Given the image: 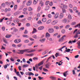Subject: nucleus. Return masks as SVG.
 Segmentation results:
<instances>
[{
  "label": "nucleus",
  "mask_w": 80,
  "mask_h": 80,
  "mask_svg": "<svg viewBox=\"0 0 80 80\" xmlns=\"http://www.w3.org/2000/svg\"><path fill=\"white\" fill-rule=\"evenodd\" d=\"M1 6L3 7H5V4L4 3H2V4L1 5Z\"/></svg>",
  "instance_id": "obj_52"
},
{
  "label": "nucleus",
  "mask_w": 80,
  "mask_h": 80,
  "mask_svg": "<svg viewBox=\"0 0 80 80\" xmlns=\"http://www.w3.org/2000/svg\"><path fill=\"white\" fill-rule=\"evenodd\" d=\"M8 64H7L3 66V67L5 68V69H6V68H7V66H8Z\"/></svg>",
  "instance_id": "obj_34"
},
{
  "label": "nucleus",
  "mask_w": 80,
  "mask_h": 80,
  "mask_svg": "<svg viewBox=\"0 0 80 80\" xmlns=\"http://www.w3.org/2000/svg\"><path fill=\"white\" fill-rule=\"evenodd\" d=\"M71 50L69 49H68L67 50H66V51L67 52H70V51Z\"/></svg>",
  "instance_id": "obj_59"
},
{
  "label": "nucleus",
  "mask_w": 80,
  "mask_h": 80,
  "mask_svg": "<svg viewBox=\"0 0 80 80\" xmlns=\"http://www.w3.org/2000/svg\"><path fill=\"white\" fill-rule=\"evenodd\" d=\"M5 3L7 5H10L11 3L10 2H6Z\"/></svg>",
  "instance_id": "obj_21"
},
{
  "label": "nucleus",
  "mask_w": 80,
  "mask_h": 80,
  "mask_svg": "<svg viewBox=\"0 0 80 80\" xmlns=\"http://www.w3.org/2000/svg\"><path fill=\"white\" fill-rule=\"evenodd\" d=\"M6 24L8 25H10V24H11V22H10V21H8L6 22Z\"/></svg>",
  "instance_id": "obj_27"
},
{
  "label": "nucleus",
  "mask_w": 80,
  "mask_h": 80,
  "mask_svg": "<svg viewBox=\"0 0 80 80\" xmlns=\"http://www.w3.org/2000/svg\"><path fill=\"white\" fill-rule=\"evenodd\" d=\"M63 7L64 8H68L67 6L66 5H63Z\"/></svg>",
  "instance_id": "obj_56"
},
{
  "label": "nucleus",
  "mask_w": 80,
  "mask_h": 80,
  "mask_svg": "<svg viewBox=\"0 0 80 80\" xmlns=\"http://www.w3.org/2000/svg\"><path fill=\"white\" fill-rule=\"evenodd\" d=\"M77 7H74L73 8V10L74 11H76V10H77Z\"/></svg>",
  "instance_id": "obj_55"
},
{
  "label": "nucleus",
  "mask_w": 80,
  "mask_h": 80,
  "mask_svg": "<svg viewBox=\"0 0 80 80\" xmlns=\"http://www.w3.org/2000/svg\"><path fill=\"white\" fill-rule=\"evenodd\" d=\"M62 13H66V10L65 9H62Z\"/></svg>",
  "instance_id": "obj_26"
},
{
  "label": "nucleus",
  "mask_w": 80,
  "mask_h": 80,
  "mask_svg": "<svg viewBox=\"0 0 80 80\" xmlns=\"http://www.w3.org/2000/svg\"><path fill=\"white\" fill-rule=\"evenodd\" d=\"M49 9V7L48 6H47L45 8V10H48Z\"/></svg>",
  "instance_id": "obj_41"
},
{
  "label": "nucleus",
  "mask_w": 80,
  "mask_h": 80,
  "mask_svg": "<svg viewBox=\"0 0 80 80\" xmlns=\"http://www.w3.org/2000/svg\"><path fill=\"white\" fill-rule=\"evenodd\" d=\"M30 49H25L23 50H19V52H26V53H30Z\"/></svg>",
  "instance_id": "obj_2"
},
{
  "label": "nucleus",
  "mask_w": 80,
  "mask_h": 80,
  "mask_svg": "<svg viewBox=\"0 0 80 80\" xmlns=\"http://www.w3.org/2000/svg\"><path fill=\"white\" fill-rule=\"evenodd\" d=\"M51 22V20H49L46 22L47 24H49Z\"/></svg>",
  "instance_id": "obj_30"
},
{
  "label": "nucleus",
  "mask_w": 80,
  "mask_h": 80,
  "mask_svg": "<svg viewBox=\"0 0 80 80\" xmlns=\"http://www.w3.org/2000/svg\"><path fill=\"white\" fill-rule=\"evenodd\" d=\"M58 21L57 20H55L54 21H53L52 23H51V24L52 25H55V24H57V23Z\"/></svg>",
  "instance_id": "obj_5"
},
{
  "label": "nucleus",
  "mask_w": 80,
  "mask_h": 80,
  "mask_svg": "<svg viewBox=\"0 0 80 80\" xmlns=\"http://www.w3.org/2000/svg\"><path fill=\"white\" fill-rule=\"evenodd\" d=\"M22 44H20L18 45L17 46L18 47H21V46H22Z\"/></svg>",
  "instance_id": "obj_60"
},
{
  "label": "nucleus",
  "mask_w": 80,
  "mask_h": 80,
  "mask_svg": "<svg viewBox=\"0 0 80 80\" xmlns=\"http://www.w3.org/2000/svg\"><path fill=\"white\" fill-rule=\"evenodd\" d=\"M75 24H76V22H73L72 23V25H75Z\"/></svg>",
  "instance_id": "obj_57"
},
{
  "label": "nucleus",
  "mask_w": 80,
  "mask_h": 80,
  "mask_svg": "<svg viewBox=\"0 0 80 80\" xmlns=\"http://www.w3.org/2000/svg\"><path fill=\"white\" fill-rule=\"evenodd\" d=\"M38 2V0H34L33 2V3L34 4H36Z\"/></svg>",
  "instance_id": "obj_33"
},
{
  "label": "nucleus",
  "mask_w": 80,
  "mask_h": 80,
  "mask_svg": "<svg viewBox=\"0 0 80 80\" xmlns=\"http://www.w3.org/2000/svg\"><path fill=\"white\" fill-rule=\"evenodd\" d=\"M58 17H59V13L57 12L54 16V18L57 19L58 18Z\"/></svg>",
  "instance_id": "obj_4"
},
{
  "label": "nucleus",
  "mask_w": 80,
  "mask_h": 80,
  "mask_svg": "<svg viewBox=\"0 0 80 80\" xmlns=\"http://www.w3.org/2000/svg\"><path fill=\"white\" fill-rule=\"evenodd\" d=\"M27 27H30V23H27L26 24Z\"/></svg>",
  "instance_id": "obj_43"
},
{
  "label": "nucleus",
  "mask_w": 80,
  "mask_h": 80,
  "mask_svg": "<svg viewBox=\"0 0 80 80\" xmlns=\"http://www.w3.org/2000/svg\"><path fill=\"white\" fill-rule=\"evenodd\" d=\"M24 43H28V42H29V40H25L24 41Z\"/></svg>",
  "instance_id": "obj_45"
},
{
  "label": "nucleus",
  "mask_w": 80,
  "mask_h": 80,
  "mask_svg": "<svg viewBox=\"0 0 80 80\" xmlns=\"http://www.w3.org/2000/svg\"><path fill=\"white\" fill-rule=\"evenodd\" d=\"M14 42L16 43H18L19 42L18 41V39H16L15 40H14Z\"/></svg>",
  "instance_id": "obj_44"
},
{
  "label": "nucleus",
  "mask_w": 80,
  "mask_h": 80,
  "mask_svg": "<svg viewBox=\"0 0 80 80\" xmlns=\"http://www.w3.org/2000/svg\"><path fill=\"white\" fill-rule=\"evenodd\" d=\"M16 73L17 76H19V77H20V78H22V76L20 74V72H18Z\"/></svg>",
  "instance_id": "obj_15"
},
{
  "label": "nucleus",
  "mask_w": 80,
  "mask_h": 80,
  "mask_svg": "<svg viewBox=\"0 0 80 80\" xmlns=\"http://www.w3.org/2000/svg\"><path fill=\"white\" fill-rule=\"evenodd\" d=\"M20 30H24V28L22 27L21 28H20Z\"/></svg>",
  "instance_id": "obj_62"
},
{
  "label": "nucleus",
  "mask_w": 80,
  "mask_h": 80,
  "mask_svg": "<svg viewBox=\"0 0 80 80\" xmlns=\"http://www.w3.org/2000/svg\"><path fill=\"white\" fill-rule=\"evenodd\" d=\"M46 60V59H44L43 60L41 61L39 63L38 65H36L35 66V67H36V68H38V67H37L38 65L39 67H40V65H43V63H44L43 62H44V61H45V60Z\"/></svg>",
  "instance_id": "obj_1"
},
{
  "label": "nucleus",
  "mask_w": 80,
  "mask_h": 80,
  "mask_svg": "<svg viewBox=\"0 0 80 80\" xmlns=\"http://www.w3.org/2000/svg\"><path fill=\"white\" fill-rule=\"evenodd\" d=\"M32 10H33V9H32V8H28V11H32Z\"/></svg>",
  "instance_id": "obj_42"
},
{
  "label": "nucleus",
  "mask_w": 80,
  "mask_h": 80,
  "mask_svg": "<svg viewBox=\"0 0 80 80\" xmlns=\"http://www.w3.org/2000/svg\"><path fill=\"white\" fill-rule=\"evenodd\" d=\"M32 4V1L29 0L27 3V6H30Z\"/></svg>",
  "instance_id": "obj_6"
},
{
  "label": "nucleus",
  "mask_w": 80,
  "mask_h": 80,
  "mask_svg": "<svg viewBox=\"0 0 80 80\" xmlns=\"http://www.w3.org/2000/svg\"><path fill=\"white\" fill-rule=\"evenodd\" d=\"M48 52V51L46 50L45 52H44L42 53V55H45V54H46V53H47Z\"/></svg>",
  "instance_id": "obj_31"
},
{
  "label": "nucleus",
  "mask_w": 80,
  "mask_h": 80,
  "mask_svg": "<svg viewBox=\"0 0 80 80\" xmlns=\"http://www.w3.org/2000/svg\"><path fill=\"white\" fill-rule=\"evenodd\" d=\"M32 19V17H29L28 18V20H29V21L31 20Z\"/></svg>",
  "instance_id": "obj_47"
},
{
  "label": "nucleus",
  "mask_w": 80,
  "mask_h": 80,
  "mask_svg": "<svg viewBox=\"0 0 80 80\" xmlns=\"http://www.w3.org/2000/svg\"><path fill=\"white\" fill-rule=\"evenodd\" d=\"M18 30L16 28H14V29L13 32H18Z\"/></svg>",
  "instance_id": "obj_48"
},
{
  "label": "nucleus",
  "mask_w": 80,
  "mask_h": 80,
  "mask_svg": "<svg viewBox=\"0 0 80 80\" xmlns=\"http://www.w3.org/2000/svg\"><path fill=\"white\" fill-rule=\"evenodd\" d=\"M79 34H80V32L77 33L76 35L74 37V38H77L78 37V35Z\"/></svg>",
  "instance_id": "obj_10"
},
{
  "label": "nucleus",
  "mask_w": 80,
  "mask_h": 80,
  "mask_svg": "<svg viewBox=\"0 0 80 80\" xmlns=\"http://www.w3.org/2000/svg\"><path fill=\"white\" fill-rule=\"evenodd\" d=\"M63 17V13H61L59 15V18L60 19H62Z\"/></svg>",
  "instance_id": "obj_7"
},
{
  "label": "nucleus",
  "mask_w": 80,
  "mask_h": 80,
  "mask_svg": "<svg viewBox=\"0 0 80 80\" xmlns=\"http://www.w3.org/2000/svg\"><path fill=\"white\" fill-rule=\"evenodd\" d=\"M12 36V35H7L6 36V38H10V37Z\"/></svg>",
  "instance_id": "obj_28"
},
{
  "label": "nucleus",
  "mask_w": 80,
  "mask_h": 80,
  "mask_svg": "<svg viewBox=\"0 0 80 80\" xmlns=\"http://www.w3.org/2000/svg\"><path fill=\"white\" fill-rule=\"evenodd\" d=\"M38 24H42V22L41 20H40L38 22Z\"/></svg>",
  "instance_id": "obj_39"
},
{
  "label": "nucleus",
  "mask_w": 80,
  "mask_h": 80,
  "mask_svg": "<svg viewBox=\"0 0 80 80\" xmlns=\"http://www.w3.org/2000/svg\"><path fill=\"white\" fill-rule=\"evenodd\" d=\"M50 3V2L49 1H47L45 2V5H48L49 4V3Z\"/></svg>",
  "instance_id": "obj_38"
},
{
  "label": "nucleus",
  "mask_w": 80,
  "mask_h": 80,
  "mask_svg": "<svg viewBox=\"0 0 80 80\" xmlns=\"http://www.w3.org/2000/svg\"><path fill=\"white\" fill-rule=\"evenodd\" d=\"M18 22H19V21L18 20H14V23H18Z\"/></svg>",
  "instance_id": "obj_40"
},
{
  "label": "nucleus",
  "mask_w": 80,
  "mask_h": 80,
  "mask_svg": "<svg viewBox=\"0 0 80 80\" xmlns=\"http://www.w3.org/2000/svg\"><path fill=\"white\" fill-rule=\"evenodd\" d=\"M59 52H57L56 54H55V56L56 57H57L58 56H59L60 55L59 54Z\"/></svg>",
  "instance_id": "obj_29"
},
{
  "label": "nucleus",
  "mask_w": 80,
  "mask_h": 80,
  "mask_svg": "<svg viewBox=\"0 0 80 80\" xmlns=\"http://www.w3.org/2000/svg\"><path fill=\"white\" fill-rule=\"evenodd\" d=\"M28 75L29 76H31V75L33 76V75H34V74L33 73H32V72H30L28 73Z\"/></svg>",
  "instance_id": "obj_25"
},
{
  "label": "nucleus",
  "mask_w": 80,
  "mask_h": 80,
  "mask_svg": "<svg viewBox=\"0 0 80 80\" xmlns=\"http://www.w3.org/2000/svg\"><path fill=\"white\" fill-rule=\"evenodd\" d=\"M65 37H66V36L65 35L63 36L61 38H62L63 39V40H64V38H65Z\"/></svg>",
  "instance_id": "obj_58"
},
{
  "label": "nucleus",
  "mask_w": 80,
  "mask_h": 80,
  "mask_svg": "<svg viewBox=\"0 0 80 80\" xmlns=\"http://www.w3.org/2000/svg\"><path fill=\"white\" fill-rule=\"evenodd\" d=\"M70 28V25H66L65 27V28H66V29H68V28Z\"/></svg>",
  "instance_id": "obj_36"
},
{
  "label": "nucleus",
  "mask_w": 80,
  "mask_h": 80,
  "mask_svg": "<svg viewBox=\"0 0 80 80\" xmlns=\"http://www.w3.org/2000/svg\"><path fill=\"white\" fill-rule=\"evenodd\" d=\"M45 66L46 67V68H49L50 67V66L49 65V64H46L45 65Z\"/></svg>",
  "instance_id": "obj_17"
},
{
  "label": "nucleus",
  "mask_w": 80,
  "mask_h": 80,
  "mask_svg": "<svg viewBox=\"0 0 80 80\" xmlns=\"http://www.w3.org/2000/svg\"><path fill=\"white\" fill-rule=\"evenodd\" d=\"M42 22H45L47 21V18H42Z\"/></svg>",
  "instance_id": "obj_12"
},
{
  "label": "nucleus",
  "mask_w": 80,
  "mask_h": 80,
  "mask_svg": "<svg viewBox=\"0 0 80 80\" xmlns=\"http://www.w3.org/2000/svg\"><path fill=\"white\" fill-rule=\"evenodd\" d=\"M28 64H26V65H23V68H26V67H28Z\"/></svg>",
  "instance_id": "obj_20"
},
{
  "label": "nucleus",
  "mask_w": 80,
  "mask_h": 80,
  "mask_svg": "<svg viewBox=\"0 0 80 80\" xmlns=\"http://www.w3.org/2000/svg\"><path fill=\"white\" fill-rule=\"evenodd\" d=\"M50 35L49 33L47 32L46 34V37H50Z\"/></svg>",
  "instance_id": "obj_18"
},
{
  "label": "nucleus",
  "mask_w": 80,
  "mask_h": 80,
  "mask_svg": "<svg viewBox=\"0 0 80 80\" xmlns=\"http://www.w3.org/2000/svg\"><path fill=\"white\" fill-rule=\"evenodd\" d=\"M33 60H38V58L37 57H34L33 58Z\"/></svg>",
  "instance_id": "obj_64"
},
{
  "label": "nucleus",
  "mask_w": 80,
  "mask_h": 80,
  "mask_svg": "<svg viewBox=\"0 0 80 80\" xmlns=\"http://www.w3.org/2000/svg\"><path fill=\"white\" fill-rule=\"evenodd\" d=\"M62 33H65V30L63 29L62 30Z\"/></svg>",
  "instance_id": "obj_51"
},
{
  "label": "nucleus",
  "mask_w": 80,
  "mask_h": 80,
  "mask_svg": "<svg viewBox=\"0 0 80 80\" xmlns=\"http://www.w3.org/2000/svg\"><path fill=\"white\" fill-rule=\"evenodd\" d=\"M49 33H52L54 32V29L52 28H49L48 30Z\"/></svg>",
  "instance_id": "obj_3"
},
{
  "label": "nucleus",
  "mask_w": 80,
  "mask_h": 80,
  "mask_svg": "<svg viewBox=\"0 0 80 80\" xmlns=\"http://www.w3.org/2000/svg\"><path fill=\"white\" fill-rule=\"evenodd\" d=\"M68 72V71H67L63 73V75L64 77H67V75L68 74H67Z\"/></svg>",
  "instance_id": "obj_8"
},
{
  "label": "nucleus",
  "mask_w": 80,
  "mask_h": 80,
  "mask_svg": "<svg viewBox=\"0 0 80 80\" xmlns=\"http://www.w3.org/2000/svg\"><path fill=\"white\" fill-rule=\"evenodd\" d=\"M78 27V28H80V23L77 24L75 26V28H76V27Z\"/></svg>",
  "instance_id": "obj_23"
},
{
  "label": "nucleus",
  "mask_w": 80,
  "mask_h": 80,
  "mask_svg": "<svg viewBox=\"0 0 80 80\" xmlns=\"http://www.w3.org/2000/svg\"><path fill=\"white\" fill-rule=\"evenodd\" d=\"M72 73L73 75H75V70H73L72 71Z\"/></svg>",
  "instance_id": "obj_49"
},
{
  "label": "nucleus",
  "mask_w": 80,
  "mask_h": 80,
  "mask_svg": "<svg viewBox=\"0 0 80 80\" xmlns=\"http://www.w3.org/2000/svg\"><path fill=\"white\" fill-rule=\"evenodd\" d=\"M50 78H51L52 80H56V78L54 77H50Z\"/></svg>",
  "instance_id": "obj_19"
},
{
  "label": "nucleus",
  "mask_w": 80,
  "mask_h": 80,
  "mask_svg": "<svg viewBox=\"0 0 80 80\" xmlns=\"http://www.w3.org/2000/svg\"><path fill=\"white\" fill-rule=\"evenodd\" d=\"M63 40H63V39L61 38L59 39L58 42H62Z\"/></svg>",
  "instance_id": "obj_22"
},
{
  "label": "nucleus",
  "mask_w": 80,
  "mask_h": 80,
  "mask_svg": "<svg viewBox=\"0 0 80 80\" xmlns=\"http://www.w3.org/2000/svg\"><path fill=\"white\" fill-rule=\"evenodd\" d=\"M22 37H25V38H28L29 37L27 35H22Z\"/></svg>",
  "instance_id": "obj_32"
},
{
  "label": "nucleus",
  "mask_w": 80,
  "mask_h": 80,
  "mask_svg": "<svg viewBox=\"0 0 80 80\" xmlns=\"http://www.w3.org/2000/svg\"><path fill=\"white\" fill-rule=\"evenodd\" d=\"M68 18L69 20H71L72 19V16L70 14L68 15Z\"/></svg>",
  "instance_id": "obj_24"
},
{
  "label": "nucleus",
  "mask_w": 80,
  "mask_h": 80,
  "mask_svg": "<svg viewBox=\"0 0 80 80\" xmlns=\"http://www.w3.org/2000/svg\"><path fill=\"white\" fill-rule=\"evenodd\" d=\"M41 9V8L40 7H38V10H37L39 12V11Z\"/></svg>",
  "instance_id": "obj_46"
},
{
  "label": "nucleus",
  "mask_w": 80,
  "mask_h": 80,
  "mask_svg": "<svg viewBox=\"0 0 80 80\" xmlns=\"http://www.w3.org/2000/svg\"><path fill=\"white\" fill-rule=\"evenodd\" d=\"M34 54L33 53H31L29 54V57H32L33 55Z\"/></svg>",
  "instance_id": "obj_54"
},
{
  "label": "nucleus",
  "mask_w": 80,
  "mask_h": 80,
  "mask_svg": "<svg viewBox=\"0 0 80 80\" xmlns=\"http://www.w3.org/2000/svg\"><path fill=\"white\" fill-rule=\"evenodd\" d=\"M43 28H44V27L41 26V27H40L38 28V30H43Z\"/></svg>",
  "instance_id": "obj_14"
},
{
  "label": "nucleus",
  "mask_w": 80,
  "mask_h": 80,
  "mask_svg": "<svg viewBox=\"0 0 80 80\" xmlns=\"http://www.w3.org/2000/svg\"><path fill=\"white\" fill-rule=\"evenodd\" d=\"M37 32V30H36V29L34 28H33V30L32 31V33H35Z\"/></svg>",
  "instance_id": "obj_35"
},
{
  "label": "nucleus",
  "mask_w": 80,
  "mask_h": 80,
  "mask_svg": "<svg viewBox=\"0 0 80 80\" xmlns=\"http://www.w3.org/2000/svg\"><path fill=\"white\" fill-rule=\"evenodd\" d=\"M67 20L66 19H64L62 21V22L64 23H67Z\"/></svg>",
  "instance_id": "obj_16"
},
{
  "label": "nucleus",
  "mask_w": 80,
  "mask_h": 80,
  "mask_svg": "<svg viewBox=\"0 0 80 80\" xmlns=\"http://www.w3.org/2000/svg\"><path fill=\"white\" fill-rule=\"evenodd\" d=\"M40 42H42V43H43L45 41V38H44L42 39H41L39 40Z\"/></svg>",
  "instance_id": "obj_13"
},
{
  "label": "nucleus",
  "mask_w": 80,
  "mask_h": 80,
  "mask_svg": "<svg viewBox=\"0 0 80 80\" xmlns=\"http://www.w3.org/2000/svg\"><path fill=\"white\" fill-rule=\"evenodd\" d=\"M69 7L71 8H73V6L72 5V4H69Z\"/></svg>",
  "instance_id": "obj_53"
},
{
  "label": "nucleus",
  "mask_w": 80,
  "mask_h": 80,
  "mask_svg": "<svg viewBox=\"0 0 80 80\" xmlns=\"http://www.w3.org/2000/svg\"><path fill=\"white\" fill-rule=\"evenodd\" d=\"M54 28L56 30H58V29L59 28V27H58V26H54Z\"/></svg>",
  "instance_id": "obj_37"
},
{
  "label": "nucleus",
  "mask_w": 80,
  "mask_h": 80,
  "mask_svg": "<svg viewBox=\"0 0 80 80\" xmlns=\"http://www.w3.org/2000/svg\"><path fill=\"white\" fill-rule=\"evenodd\" d=\"M43 70L45 72H48V70L45 69V68H43Z\"/></svg>",
  "instance_id": "obj_61"
},
{
  "label": "nucleus",
  "mask_w": 80,
  "mask_h": 80,
  "mask_svg": "<svg viewBox=\"0 0 80 80\" xmlns=\"http://www.w3.org/2000/svg\"><path fill=\"white\" fill-rule=\"evenodd\" d=\"M76 39H75L74 41H69L68 42V43L69 44L71 43V44H72V43H75L76 42Z\"/></svg>",
  "instance_id": "obj_9"
},
{
  "label": "nucleus",
  "mask_w": 80,
  "mask_h": 80,
  "mask_svg": "<svg viewBox=\"0 0 80 80\" xmlns=\"http://www.w3.org/2000/svg\"><path fill=\"white\" fill-rule=\"evenodd\" d=\"M2 40L5 43H8V42L7 41V40L5 38H2Z\"/></svg>",
  "instance_id": "obj_11"
},
{
  "label": "nucleus",
  "mask_w": 80,
  "mask_h": 80,
  "mask_svg": "<svg viewBox=\"0 0 80 80\" xmlns=\"http://www.w3.org/2000/svg\"><path fill=\"white\" fill-rule=\"evenodd\" d=\"M22 61L24 63L26 62V61H25V58H23L22 59Z\"/></svg>",
  "instance_id": "obj_63"
},
{
  "label": "nucleus",
  "mask_w": 80,
  "mask_h": 80,
  "mask_svg": "<svg viewBox=\"0 0 80 80\" xmlns=\"http://www.w3.org/2000/svg\"><path fill=\"white\" fill-rule=\"evenodd\" d=\"M17 5H15L14 6V10H17Z\"/></svg>",
  "instance_id": "obj_50"
}]
</instances>
